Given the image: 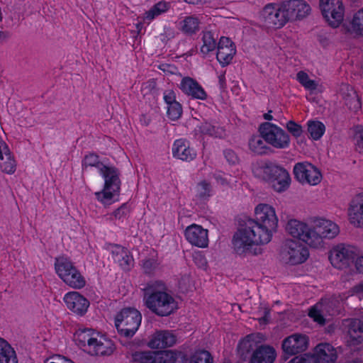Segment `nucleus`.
Returning <instances> with one entry per match:
<instances>
[{"instance_id":"f257e3e1","label":"nucleus","mask_w":363,"mask_h":363,"mask_svg":"<svg viewBox=\"0 0 363 363\" xmlns=\"http://www.w3.org/2000/svg\"><path fill=\"white\" fill-rule=\"evenodd\" d=\"M286 230L292 237L316 250L325 248L326 241L334 239L340 233V228L336 223L322 217L313 218L310 225L305 222L291 219L286 223Z\"/></svg>"},{"instance_id":"f03ea898","label":"nucleus","mask_w":363,"mask_h":363,"mask_svg":"<svg viewBox=\"0 0 363 363\" xmlns=\"http://www.w3.org/2000/svg\"><path fill=\"white\" fill-rule=\"evenodd\" d=\"M274 233L249 219L235 233L232 239L233 253L241 258L262 254L261 246L271 242Z\"/></svg>"},{"instance_id":"7ed1b4c3","label":"nucleus","mask_w":363,"mask_h":363,"mask_svg":"<svg viewBox=\"0 0 363 363\" xmlns=\"http://www.w3.org/2000/svg\"><path fill=\"white\" fill-rule=\"evenodd\" d=\"M144 291L145 306L157 315L168 316L177 310V301L165 291V286L162 281L148 283Z\"/></svg>"},{"instance_id":"20e7f679","label":"nucleus","mask_w":363,"mask_h":363,"mask_svg":"<svg viewBox=\"0 0 363 363\" xmlns=\"http://www.w3.org/2000/svg\"><path fill=\"white\" fill-rule=\"evenodd\" d=\"M104 179L102 190L95 192L96 200L104 206H109L118 201L121 190V180L117 169L112 166H105L99 172Z\"/></svg>"},{"instance_id":"39448f33","label":"nucleus","mask_w":363,"mask_h":363,"mask_svg":"<svg viewBox=\"0 0 363 363\" xmlns=\"http://www.w3.org/2000/svg\"><path fill=\"white\" fill-rule=\"evenodd\" d=\"M55 269L59 277L69 287L80 289L85 286V278L67 257L56 258Z\"/></svg>"},{"instance_id":"423d86ee","label":"nucleus","mask_w":363,"mask_h":363,"mask_svg":"<svg viewBox=\"0 0 363 363\" xmlns=\"http://www.w3.org/2000/svg\"><path fill=\"white\" fill-rule=\"evenodd\" d=\"M350 295L352 294H343L337 296L335 295L330 298L322 299L319 303L311 307L308 312V315L318 324L324 325L326 317L337 314L339 312L342 303Z\"/></svg>"},{"instance_id":"0eeeda50","label":"nucleus","mask_w":363,"mask_h":363,"mask_svg":"<svg viewBox=\"0 0 363 363\" xmlns=\"http://www.w3.org/2000/svg\"><path fill=\"white\" fill-rule=\"evenodd\" d=\"M142 320L140 313L132 308H123L116 315L115 325L118 333L125 337H132L138 330Z\"/></svg>"},{"instance_id":"6e6552de","label":"nucleus","mask_w":363,"mask_h":363,"mask_svg":"<svg viewBox=\"0 0 363 363\" xmlns=\"http://www.w3.org/2000/svg\"><path fill=\"white\" fill-rule=\"evenodd\" d=\"M258 130L264 138L265 142L274 148L286 149L290 146L291 138L289 133L271 122L261 123Z\"/></svg>"},{"instance_id":"1a4fd4ad","label":"nucleus","mask_w":363,"mask_h":363,"mask_svg":"<svg viewBox=\"0 0 363 363\" xmlns=\"http://www.w3.org/2000/svg\"><path fill=\"white\" fill-rule=\"evenodd\" d=\"M319 8L323 18L331 28L340 26L345 13L343 0H319Z\"/></svg>"},{"instance_id":"9d476101","label":"nucleus","mask_w":363,"mask_h":363,"mask_svg":"<svg viewBox=\"0 0 363 363\" xmlns=\"http://www.w3.org/2000/svg\"><path fill=\"white\" fill-rule=\"evenodd\" d=\"M358 256V249L350 245L339 244L333 247L329 254L331 264L337 269L348 268Z\"/></svg>"},{"instance_id":"9b49d317","label":"nucleus","mask_w":363,"mask_h":363,"mask_svg":"<svg viewBox=\"0 0 363 363\" xmlns=\"http://www.w3.org/2000/svg\"><path fill=\"white\" fill-rule=\"evenodd\" d=\"M280 257L287 264H299L308 258L309 252L308 248L298 241L288 239L281 246Z\"/></svg>"},{"instance_id":"f8f14e48","label":"nucleus","mask_w":363,"mask_h":363,"mask_svg":"<svg viewBox=\"0 0 363 363\" xmlns=\"http://www.w3.org/2000/svg\"><path fill=\"white\" fill-rule=\"evenodd\" d=\"M260 18L264 26L269 28H281L288 23L282 2L266 5L261 12Z\"/></svg>"},{"instance_id":"ddd939ff","label":"nucleus","mask_w":363,"mask_h":363,"mask_svg":"<svg viewBox=\"0 0 363 363\" xmlns=\"http://www.w3.org/2000/svg\"><path fill=\"white\" fill-rule=\"evenodd\" d=\"M252 220L273 233L277 230L279 219L275 208L269 204H258L255 208V218Z\"/></svg>"},{"instance_id":"4468645a","label":"nucleus","mask_w":363,"mask_h":363,"mask_svg":"<svg viewBox=\"0 0 363 363\" xmlns=\"http://www.w3.org/2000/svg\"><path fill=\"white\" fill-rule=\"evenodd\" d=\"M294 174L296 179L303 184L315 186L322 180L320 171L308 162L296 163L294 167Z\"/></svg>"},{"instance_id":"2eb2a0df","label":"nucleus","mask_w":363,"mask_h":363,"mask_svg":"<svg viewBox=\"0 0 363 363\" xmlns=\"http://www.w3.org/2000/svg\"><path fill=\"white\" fill-rule=\"evenodd\" d=\"M282 6L288 22L301 21L307 17L311 11L310 5L304 0L284 1Z\"/></svg>"},{"instance_id":"dca6fc26","label":"nucleus","mask_w":363,"mask_h":363,"mask_svg":"<svg viewBox=\"0 0 363 363\" xmlns=\"http://www.w3.org/2000/svg\"><path fill=\"white\" fill-rule=\"evenodd\" d=\"M309 344L307 335L301 333H294L282 341L281 348L284 354L287 356L296 355L305 352Z\"/></svg>"},{"instance_id":"f3484780","label":"nucleus","mask_w":363,"mask_h":363,"mask_svg":"<svg viewBox=\"0 0 363 363\" xmlns=\"http://www.w3.org/2000/svg\"><path fill=\"white\" fill-rule=\"evenodd\" d=\"M186 240L191 245L200 248H205L208 245V232L201 225L191 224L184 230Z\"/></svg>"},{"instance_id":"a211bd4d","label":"nucleus","mask_w":363,"mask_h":363,"mask_svg":"<svg viewBox=\"0 0 363 363\" xmlns=\"http://www.w3.org/2000/svg\"><path fill=\"white\" fill-rule=\"evenodd\" d=\"M63 300L67 308L78 315H84L89 306V301L77 291L67 293Z\"/></svg>"},{"instance_id":"6ab92c4d","label":"nucleus","mask_w":363,"mask_h":363,"mask_svg":"<svg viewBox=\"0 0 363 363\" xmlns=\"http://www.w3.org/2000/svg\"><path fill=\"white\" fill-rule=\"evenodd\" d=\"M179 88L184 94L195 99L206 100L208 96L201 85L189 77L182 79Z\"/></svg>"},{"instance_id":"aec40b11","label":"nucleus","mask_w":363,"mask_h":363,"mask_svg":"<svg viewBox=\"0 0 363 363\" xmlns=\"http://www.w3.org/2000/svg\"><path fill=\"white\" fill-rule=\"evenodd\" d=\"M94 337H96L87 353L91 355L106 356L113 352L115 346L111 340L100 333L94 335Z\"/></svg>"},{"instance_id":"412c9836","label":"nucleus","mask_w":363,"mask_h":363,"mask_svg":"<svg viewBox=\"0 0 363 363\" xmlns=\"http://www.w3.org/2000/svg\"><path fill=\"white\" fill-rule=\"evenodd\" d=\"M236 52L235 44L227 37H221L218 43L216 58L225 67L230 63Z\"/></svg>"},{"instance_id":"4be33fe9","label":"nucleus","mask_w":363,"mask_h":363,"mask_svg":"<svg viewBox=\"0 0 363 363\" xmlns=\"http://www.w3.org/2000/svg\"><path fill=\"white\" fill-rule=\"evenodd\" d=\"M177 342V337L172 331L158 330L153 333L147 346L151 349H164L172 347Z\"/></svg>"},{"instance_id":"5701e85b","label":"nucleus","mask_w":363,"mask_h":363,"mask_svg":"<svg viewBox=\"0 0 363 363\" xmlns=\"http://www.w3.org/2000/svg\"><path fill=\"white\" fill-rule=\"evenodd\" d=\"M350 222L356 227H363V192L357 194L348 208Z\"/></svg>"},{"instance_id":"b1692460","label":"nucleus","mask_w":363,"mask_h":363,"mask_svg":"<svg viewBox=\"0 0 363 363\" xmlns=\"http://www.w3.org/2000/svg\"><path fill=\"white\" fill-rule=\"evenodd\" d=\"M172 153L174 157L183 161H191L196 156V152L190 147L189 143L184 139H179L174 141Z\"/></svg>"},{"instance_id":"393cba45","label":"nucleus","mask_w":363,"mask_h":363,"mask_svg":"<svg viewBox=\"0 0 363 363\" xmlns=\"http://www.w3.org/2000/svg\"><path fill=\"white\" fill-rule=\"evenodd\" d=\"M276 358L277 352L274 347L262 345L252 352L249 363H274Z\"/></svg>"},{"instance_id":"a878e982","label":"nucleus","mask_w":363,"mask_h":363,"mask_svg":"<svg viewBox=\"0 0 363 363\" xmlns=\"http://www.w3.org/2000/svg\"><path fill=\"white\" fill-rule=\"evenodd\" d=\"M112 259L124 270H129L133 265V259L129 251L120 245H113L111 248Z\"/></svg>"},{"instance_id":"bb28decb","label":"nucleus","mask_w":363,"mask_h":363,"mask_svg":"<svg viewBox=\"0 0 363 363\" xmlns=\"http://www.w3.org/2000/svg\"><path fill=\"white\" fill-rule=\"evenodd\" d=\"M273 189L277 192L286 191L291 182V177L289 172L283 167L279 166L275 169V173L269 180Z\"/></svg>"},{"instance_id":"cd10ccee","label":"nucleus","mask_w":363,"mask_h":363,"mask_svg":"<svg viewBox=\"0 0 363 363\" xmlns=\"http://www.w3.org/2000/svg\"><path fill=\"white\" fill-rule=\"evenodd\" d=\"M315 356L318 363H335L337 359L335 349L328 343H320L315 347Z\"/></svg>"},{"instance_id":"c85d7f7f","label":"nucleus","mask_w":363,"mask_h":363,"mask_svg":"<svg viewBox=\"0 0 363 363\" xmlns=\"http://www.w3.org/2000/svg\"><path fill=\"white\" fill-rule=\"evenodd\" d=\"M278 167L271 162H259L253 165L252 172L256 177L269 182Z\"/></svg>"},{"instance_id":"c756f323","label":"nucleus","mask_w":363,"mask_h":363,"mask_svg":"<svg viewBox=\"0 0 363 363\" xmlns=\"http://www.w3.org/2000/svg\"><path fill=\"white\" fill-rule=\"evenodd\" d=\"M0 168L4 172L9 174H12L16 171V161L11 155L6 144L0 146Z\"/></svg>"},{"instance_id":"7c9ffc66","label":"nucleus","mask_w":363,"mask_h":363,"mask_svg":"<svg viewBox=\"0 0 363 363\" xmlns=\"http://www.w3.org/2000/svg\"><path fill=\"white\" fill-rule=\"evenodd\" d=\"M363 341V320H351L348 329L347 342L350 345H356Z\"/></svg>"},{"instance_id":"2f4dec72","label":"nucleus","mask_w":363,"mask_h":363,"mask_svg":"<svg viewBox=\"0 0 363 363\" xmlns=\"http://www.w3.org/2000/svg\"><path fill=\"white\" fill-rule=\"evenodd\" d=\"M349 24V33L355 37H363V7L352 13Z\"/></svg>"},{"instance_id":"473e14b6","label":"nucleus","mask_w":363,"mask_h":363,"mask_svg":"<svg viewBox=\"0 0 363 363\" xmlns=\"http://www.w3.org/2000/svg\"><path fill=\"white\" fill-rule=\"evenodd\" d=\"M98 333L89 328L79 330L75 334V340L78 345L87 352L96 337L94 335Z\"/></svg>"},{"instance_id":"72a5a7b5","label":"nucleus","mask_w":363,"mask_h":363,"mask_svg":"<svg viewBox=\"0 0 363 363\" xmlns=\"http://www.w3.org/2000/svg\"><path fill=\"white\" fill-rule=\"evenodd\" d=\"M0 363H18L14 349L1 337H0Z\"/></svg>"},{"instance_id":"f704fd0d","label":"nucleus","mask_w":363,"mask_h":363,"mask_svg":"<svg viewBox=\"0 0 363 363\" xmlns=\"http://www.w3.org/2000/svg\"><path fill=\"white\" fill-rule=\"evenodd\" d=\"M200 29V20L194 16H189L179 22V30L187 35L196 33Z\"/></svg>"},{"instance_id":"c9c22d12","label":"nucleus","mask_w":363,"mask_h":363,"mask_svg":"<svg viewBox=\"0 0 363 363\" xmlns=\"http://www.w3.org/2000/svg\"><path fill=\"white\" fill-rule=\"evenodd\" d=\"M248 147L250 150L256 155L266 154L270 149L260 133L250 137L248 140Z\"/></svg>"},{"instance_id":"e433bc0d","label":"nucleus","mask_w":363,"mask_h":363,"mask_svg":"<svg viewBox=\"0 0 363 363\" xmlns=\"http://www.w3.org/2000/svg\"><path fill=\"white\" fill-rule=\"evenodd\" d=\"M170 8V4L161 1L155 4L144 14V20L152 21L161 14L167 12Z\"/></svg>"},{"instance_id":"4c0bfd02","label":"nucleus","mask_w":363,"mask_h":363,"mask_svg":"<svg viewBox=\"0 0 363 363\" xmlns=\"http://www.w3.org/2000/svg\"><path fill=\"white\" fill-rule=\"evenodd\" d=\"M194 194L198 200L203 201L208 199L212 195L211 184L205 179L200 181L194 189Z\"/></svg>"},{"instance_id":"58836bf2","label":"nucleus","mask_w":363,"mask_h":363,"mask_svg":"<svg viewBox=\"0 0 363 363\" xmlns=\"http://www.w3.org/2000/svg\"><path fill=\"white\" fill-rule=\"evenodd\" d=\"M216 40L211 32H203L201 37V45L200 52L203 55H207L209 52L213 51L216 48Z\"/></svg>"},{"instance_id":"ea45409f","label":"nucleus","mask_w":363,"mask_h":363,"mask_svg":"<svg viewBox=\"0 0 363 363\" xmlns=\"http://www.w3.org/2000/svg\"><path fill=\"white\" fill-rule=\"evenodd\" d=\"M201 131L204 135H208L215 138H222L225 135V130L223 128L210 123L202 124Z\"/></svg>"},{"instance_id":"a19ab883","label":"nucleus","mask_w":363,"mask_h":363,"mask_svg":"<svg viewBox=\"0 0 363 363\" xmlns=\"http://www.w3.org/2000/svg\"><path fill=\"white\" fill-rule=\"evenodd\" d=\"M189 363H213V359L209 352L199 350L191 354Z\"/></svg>"},{"instance_id":"79ce46f5","label":"nucleus","mask_w":363,"mask_h":363,"mask_svg":"<svg viewBox=\"0 0 363 363\" xmlns=\"http://www.w3.org/2000/svg\"><path fill=\"white\" fill-rule=\"evenodd\" d=\"M325 130V128L323 123L320 121L308 122V131L313 140L320 139L324 134Z\"/></svg>"},{"instance_id":"37998d69","label":"nucleus","mask_w":363,"mask_h":363,"mask_svg":"<svg viewBox=\"0 0 363 363\" xmlns=\"http://www.w3.org/2000/svg\"><path fill=\"white\" fill-rule=\"evenodd\" d=\"M106 165L104 164L99 158V156L94 153H89L86 155L83 161H82V169L84 170L88 167H94L99 169L100 172L101 169L104 167Z\"/></svg>"},{"instance_id":"c03bdc74","label":"nucleus","mask_w":363,"mask_h":363,"mask_svg":"<svg viewBox=\"0 0 363 363\" xmlns=\"http://www.w3.org/2000/svg\"><path fill=\"white\" fill-rule=\"evenodd\" d=\"M296 79L306 89L314 91L318 88V82L311 79L308 74L303 71H300L297 73Z\"/></svg>"},{"instance_id":"a18cd8bd","label":"nucleus","mask_w":363,"mask_h":363,"mask_svg":"<svg viewBox=\"0 0 363 363\" xmlns=\"http://www.w3.org/2000/svg\"><path fill=\"white\" fill-rule=\"evenodd\" d=\"M177 359V354L173 350L156 352L155 363H175Z\"/></svg>"},{"instance_id":"49530a36","label":"nucleus","mask_w":363,"mask_h":363,"mask_svg":"<svg viewBox=\"0 0 363 363\" xmlns=\"http://www.w3.org/2000/svg\"><path fill=\"white\" fill-rule=\"evenodd\" d=\"M156 352L152 351H138L133 354V358L135 362L140 363H155Z\"/></svg>"},{"instance_id":"de8ad7c7","label":"nucleus","mask_w":363,"mask_h":363,"mask_svg":"<svg viewBox=\"0 0 363 363\" xmlns=\"http://www.w3.org/2000/svg\"><path fill=\"white\" fill-rule=\"evenodd\" d=\"M129 213L128 208L126 204L121 205L119 208L113 211L111 214L108 215V219L113 220H123Z\"/></svg>"},{"instance_id":"09e8293b","label":"nucleus","mask_w":363,"mask_h":363,"mask_svg":"<svg viewBox=\"0 0 363 363\" xmlns=\"http://www.w3.org/2000/svg\"><path fill=\"white\" fill-rule=\"evenodd\" d=\"M182 113V107L179 102L173 103L167 106V116L171 120H177L181 117Z\"/></svg>"},{"instance_id":"8fccbe9b","label":"nucleus","mask_w":363,"mask_h":363,"mask_svg":"<svg viewBox=\"0 0 363 363\" xmlns=\"http://www.w3.org/2000/svg\"><path fill=\"white\" fill-rule=\"evenodd\" d=\"M285 127L289 133L296 138L301 137L303 133L302 126L294 121H289Z\"/></svg>"},{"instance_id":"3c124183","label":"nucleus","mask_w":363,"mask_h":363,"mask_svg":"<svg viewBox=\"0 0 363 363\" xmlns=\"http://www.w3.org/2000/svg\"><path fill=\"white\" fill-rule=\"evenodd\" d=\"M351 91L352 94L345 99V103L351 110L356 111L360 108V101L356 93L352 89Z\"/></svg>"},{"instance_id":"603ef678","label":"nucleus","mask_w":363,"mask_h":363,"mask_svg":"<svg viewBox=\"0 0 363 363\" xmlns=\"http://www.w3.org/2000/svg\"><path fill=\"white\" fill-rule=\"evenodd\" d=\"M354 140L357 147L363 149V127L357 125L354 129Z\"/></svg>"},{"instance_id":"864d4df0","label":"nucleus","mask_w":363,"mask_h":363,"mask_svg":"<svg viewBox=\"0 0 363 363\" xmlns=\"http://www.w3.org/2000/svg\"><path fill=\"white\" fill-rule=\"evenodd\" d=\"M288 363H318V359L315 356L306 354L293 358Z\"/></svg>"},{"instance_id":"5fc2aeb1","label":"nucleus","mask_w":363,"mask_h":363,"mask_svg":"<svg viewBox=\"0 0 363 363\" xmlns=\"http://www.w3.org/2000/svg\"><path fill=\"white\" fill-rule=\"evenodd\" d=\"M157 262L154 259H147L143 262V269L147 274L152 273L157 267Z\"/></svg>"},{"instance_id":"6e6d98bb","label":"nucleus","mask_w":363,"mask_h":363,"mask_svg":"<svg viewBox=\"0 0 363 363\" xmlns=\"http://www.w3.org/2000/svg\"><path fill=\"white\" fill-rule=\"evenodd\" d=\"M255 346V337L252 335H247L240 342V347L245 351H249Z\"/></svg>"},{"instance_id":"4d7b16f0","label":"nucleus","mask_w":363,"mask_h":363,"mask_svg":"<svg viewBox=\"0 0 363 363\" xmlns=\"http://www.w3.org/2000/svg\"><path fill=\"white\" fill-rule=\"evenodd\" d=\"M45 363H74V362L64 356L57 354L47 358Z\"/></svg>"},{"instance_id":"13d9d810","label":"nucleus","mask_w":363,"mask_h":363,"mask_svg":"<svg viewBox=\"0 0 363 363\" xmlns=\"http://www.w3.org/2000/svg\"><path fill=\"white\" fill-rule=\"evenodd\" d=\"M164 100L167 106L172 105L173 103H177L176 100V94L172 90H166L163 95Z\"/></svg>"},{"instance_id":"bf43d9fd","label":"nucleus","mask_w":363,"mask_h":363,"mask_svg":"<svg viewBox=\"0 0 363 363\" xmlns=\"http://www.w3.org/2000/svg\"><path fill=\"white\" fill-rule=\"evenodd\" d=\"M224 156L226 160L232 164H234L238 162V157L235 152L232 150H226L224 151Z\"/></svg>"},{"instance_id":"052dcab7","label":"nucleus","mask_w":363,"mask_h":363,"mask_svg":"<svg viewBox=\"0 0 363 363\" xmlns=\"http://www.w3.org/2000/svg\"><path fill=\"white\" fill-rule=\"evenodd\" d=\"M354 264L357 271H358L359 273H363V255H360L359 250L358 256H357L355 258Z\"/></svg>"},{"instance_id":"680f3d73","label":"nucleus","mask_w":363,"mask_h":363,"mask_svg":"<svg viewBox=\"0 0 363 363\" xmlns=\"http://www.w3.org/2000/svg\"><path fill=\"white\" fill-rule=\"evenodd\" d=\"M194 262L196 264H199L200 267H206V260L203 256L201 255H197L194 257Z\"/></svg>"},{"instance_id":"e2e57ef3","label":"nucleus","mask_w":363,"mask_h":363,"mask_svg":"<svg viewBox=\"0 0 363 363\" xmlns=\"http://www.w3.org/2000/svg\"><path fill=\"white\" fill-rule=\"evenodd\" d=\"M363 293V281L356 285L351 290V294H360Z\"/></svg>"},{"instance_id":"0e129e2a","label":"nucleus","mask_w":363,"mask_h":363,"mask_svg":"<svg viewBox=\"0 0 363 363\" xmlns=\"http://www.w3.org/2000/svg\"><path fill=\"white\" fill-rule=\"evenodd\" d=\"M270 318V312L268 308H264V316L259 319L260 323H267Z\"/></svg>"},{"instance_id":"69168bd1","label":"nucleus","mask_w":363,"mask_h":363,"mask_svg":"<svg viewBox=\"0 0 363 363\" xmlns=\"http://www.w3.org/2000/svg\"><path fill=\"white\" fill-rule=\"evenodd\" d=\"M185 2L188 4H206L208 2V0H184Z\"/></svg>"},{"instance_id":"338daca9","label":"nucleus","mask_w":363,"mask_h":363,"mask_svg":"<svg viewBox=\"0 0 363 363\" xmlns=\"http://www.w3.org/2000/svg\"><path fill=\"white\" fill-rule=\"evenodd\" d=\"M219 82L221 86V87H224L225 85V74H221L218 77Z\"/></svg>"},{"instance_id":"774afa93","label":"nucleus","mask_w":363,"mask_h":363,"mask_svg":"<svg viewBox=\"0 0 363 363\" xmlns=\"http://www.w3.org/2000/svg\"><path fill=\"white\" fill-rule=\"evenodd\" d=\"M264 118L267 121H272L273 116L271 115L270 111L264 114Z\"/></svg>"}]
</instances>
